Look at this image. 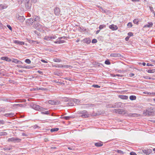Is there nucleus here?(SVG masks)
Masks as SVG:
<instances>
[{"instance_id":"nucleus-1","label":"nucleus","mask_w":155,"mask_h":155,"mask_svg":"<svg viewBox=\"0 0 155 155\" xmlns=\"http://www.w3.org/2000/svg\"><path fill=\"white\" fill-rule=\"evenodd\" d=\"M32 107L34 109L38 111H44L46 110V108L41 107L35 104H33Z\"/></svg>"},{"instance_id":"nucleus-2","label":"nucleus","mask_w":155,"mask_h":155,"mask_svg":"<svg viewBox=\"0 0 155 155\" xmlns=\"http://www.w3.org/2000/svg\"><path fill=\"white\" fill-rule=\"evenodd\" d=\"M122 103L121 102L116 103L113 105H109V108H118L121 107Z\"/></svg>"},{"instance_id":"nucleus-3","label":"nucleus","mask_w":155,"mask_h":155,"mask_svg":"<svg viewBox=\"0 0 155 155\" xmlns=\"http://www.w3.org/2000/svg\"><path fill=\"white\" fill-rule=\"evenodd\" d=\"M30 90L31 91H37L38 90L47 91L48 90V89L47 88H33L31 89Z\"/></svg>"},{"instance_id":"nucleus-4","label":"nucleus","mask_w":155,"mask_h":155,"mask_svg":"<svg viewBox=\"0 0 155 155\" xmlns=\"http://www.w3.org/2000/svg\"><path fill=\"white\" fill-rule=\"evenodd\" d=\"M48 103L51 105H58L60 104V101L54 100H49L48 101Z\"/></svg>"},{"instance_id":"nucleus-5","label":"nucleus","mask_w":155,"mask_h":155,"mask_svg":"<svg viewBox=\"0 0 155 155\" xmlns=\"http://www.w3.org/2000/svg\"><path fill=\"white\" fill-rule=\"evenodd\" d=\"M21 140L18 138L17 137H12L11 138H9L8 139V142H15L16 141H21Z\"/></svg>"},{"instance_id":"nucleus-6","label":"nucleus","mask_w":155,"mask_h":155,"mask_svg":"<svg viewBox=\"0 0 155 155\" xmlns=\"http://www.w3.org/2000/svg\"><path fill=\"white\" fill-rule=\"evenodd\" d=\"M31 0H25V6L26 8H29L31 7Z\"/></svg>"},{"instance_id":"nucleus-7","label":"nucleus","mask_w":155,"mask_h":155,"mask_svg":"<svg viewBox=\"0 0 155 155\" xmlns=\"http://www.w3.org/2000/svg\"><path fill=\"white\" fill-rule=\"evenodd\" d=\"M33 26L35 28L39 30L42 29L43 27L42 25L38 23L35 24Z\"/></svg>"},{"instance_id":"nucleus-8","label":"nucleus","mask_w":155,"mask_h":155,"mask_svg":"<svg viewBox=\"0 0 155 155\" xmlns=\"http://www.w3.org/2000/svg\"><path fill=\"white\" fill-rule=\"evenodd\" d=\"M55 14L57 16L59 15L60 14V10L59 8L58 7H56L54 10Z\"/></svg>"},{"instance_id":"nucleus-9","label":"nucleus","mask_w":155,"mask_h":155,"mask_svg":"<svg viewBox=\"0 0 155 155\" xmlns=\"http://www.w3.org/2000/svg\"><path fill=\"white\" fill-rule=\"evenodd\" d=\"M115 112L116 113H117L118 114H122L123 112H124V113H126V111L124 110L123 109H118L117 110H115Z\"/></svg>"},{"instance_id":"nucleus-10","label":"nucleus","mask_w":155,"mask_h":155,"mask_svg":"<svg viewBox=\"0 0 155 155\" xmlns=\"http://www.w3.org/2000/svg\"><path fill=\"white\" fill-rule=\"evenodd\" d=\"M110 56L112 57L115 58H120L121 56L120 54L112 53L110 54Z\"/></svg>"},{"instance_id":"nucleus-11","label":"nucleus","mask_w":155,"mask_h":155,"mask_svg":"<svg viewBox=\"0 0 155 155\" xmlns=\"http://www.w3.org/2000/svg\"><path fill=\"white\" fill-rule=\"evenodd\" d=\"M87 111L86 110H83L81 114H82L81 116L82 117L86 118L88 117V115L87 114Z\"/></svg>"},{"instance_id":"nucleus-12","label":"nucleus","mask_w":155,"mask_h":155,"mask_svg":"<svg viewBox=\"0 0 155 155\" xmlns=\"http://www.w3.org/2000/svg\"><path fill=\"white\" fill-rule=\"evenodd\" d=\"M143 151L144 153H145L147 155H149L152 152V150L151 149L144 150H143Z\"/></svg>"},{"instance_id":"nucleus-13","label":"nucleus","mask_w":155,"mask_h":155,"mask_svg":"<svg viewBox=\"0 0 155 155\" xmlns=\"http://www.w3.org/2000/svg\"><path fill=\"white\" fill-rule=\"evenodd\" d=\"M109 28L113 30H115L118 29L116 25H110Z\"/></svg>"},{"instance_id":"nucleus-14","label":"nucleus","mask_w":155,"mask_h":155,"mask_svg":"<svg viewBox=\"0 0 155 155\" xmlns=\"http://www.w3.org/2000/svg\"><path fill=\"white\" fill-rule=\"evenodd\" d=\"M84 106L83 107L84 108H87L89 107H94V106L95 105L94 104H86L83 105Z\"/></svg>"},{"instance_id":"nucleus-15","label":"nucleus","mask_w":155,"mask_h":155,"mask_svg":"<svg viewBox=\"0 0 155 155\" xmlns=\"http://www.w3.org/2000/svg\"><path fill=\"white\" fill-rule=\"evenodd\" d=\"M73 101L78 104H81V101H79V100L76 99H73Z\"/></svg>"},{"instance_id":"nucleus-16","label":"nucleus","mask_w":155,"mask_h":155,"mask_svg":"<svg viewBox=\"0 0 155 155\" xmlns=\"http://www.w3.org/2000/svg\"><path fill=\"white\" fill-rule=\"evenodd\" d=\"M83 41L84 43H86L87 44H89L91 42V40L89 38H86L83 40Z\"/></svg>"},{"instance_id":"nucleus-17","label":"nucleus","mask_w":155,"mask_h":155,"mask_svg":"<svg viewBox=\"0 0 155 155\" xmlns=\"http://www.w3.org/2000/svg\"><path fill=\"white\" fill-rule=\"evenodd\" d=\"M14 42L15 43H17L20 45H22L24 44V42L20 41L17 40L14 41Z\"/></svg>"},{"instance_id":"nucleus-18","label":"nucleus","mask_w":155,"mask_h":155,"mask_svg":"<svg viewBox=\"0 0 155 155\" xmlns=\"http://www.w3.org/2000/svg\"><path fill=\"white\" fill-rule=\"evenodd\" d=\"M1 59L2 60H5L7 61H11V59H10L9 58L7 57H1Z\"/></svg>"},{"instance_id":"nucleus-19","label":"nucleus","mask_w":155,"mask_h":155,"mask_svg":"<svg viewBox=\"0 0 155 155\" xmlns=\"http://www.w3.org/2000/svg\"><path fill=\"white\" fill-rule=\"evenodd\" d=\"M14 115V113H11L5 114L4 116H5L6 117H11L12 116H13Z\"/></svg>"},{"instance_id":"nucleus-20","label":"nucleus","mask_w":155,"mask_h":155,"mask_svg":"<svg viewBox=\"0 0 155 155\" xmlns=\"http://www.w3.org/2000/svg\"><path fill=\"white\" fill-rule=\"evenodd\" d=\"M95 146L97 147H100L103 146L102 142H100L96 143H94Z\"/></svg>"},{"instance_id":"nucleus-21","label":"nucleus","mask_w":155,"mask_h":155,"mask_svg":"<svg viewBox=\"0 0 155 155\" xmlns=\"http://www.w3.org/2000/svg\"><path fill=\"white\" fill-rule=\"evenodd\" d=\"M27 22L29 25H32L34 21L33 19L31 18L28 19L27 20Z\"/></svg>"},{"instance_id":"nucleus-22","label":"nucleus","mask_w":155,"mask_h":155,"mask_svg":"<svg viewBox=\"0 0 155 155\" xmlns=\"http://www.w3.org/2000/svg\"><path fill=\"white\" fill-rule=\"evenodd\" d=\"M72 116H64L62 117V118L63 119H64L66 120H69L71 118H73Z\"/></svg>"},{"instance_id":"nucleus-23","label":"nucleus","mask_w":155,"mask_h":155,"mask_svg":"<svg viewBox=\"0 0 155 155\" xmlns=\"http://www.w3.org/2000/svg\"><path fill=\"white\" fill-rule=\"evenodd\" d=\"M136 97L134 95H131L130 96V99L131 100H134L136 99Z\"/></svg>"},{"instance_id":"nucleus-24","label":"nucleus","mask_w":155,"mask_h":155,"mask_svg":"<svg viewBox=\"0 0 155 155\" xmlns=\"http://www.w3.org/2000/svg\"><path fill=\"white\" fill-rule=\"evenodd\" d=\"M143 94H146L149 95H155V93H150L148 92H143Z\"/></svg>"},{"instance_id":"nucleus-25","label":"nucleus","mask_w":155,"mask_h":155,"mask_svg":"<svg viewBox=\"0 0 155 155\" xmlns=\"http://www.w3.org/2000/svg\"><path fill=\"white\" fill-rule=\"evenodd\" d=\"M35 21L39 22L40 21V18L39 17L36 16L34 19Z\"/></svg>"},{"instance_id":"nucleus-26","label":"nucleus","mask_w":155,"mask_h":155,"mask_svg":"<svg viewBox=\"0 0 155 155\" xmlns=\"http://www.w3.org/2000/svg\"><path fill=\"white\" fill-rule=\"evenodd\" d=\"M153 23L151 22L149 23V24H147L145 25L144 27H150L153 25Z\"/></svg>"},{"instance_id":"nucleus-27","label":"nucleus","mask_w":155,"mask_h":155,"mask_svg":"<svg viewBox=\"0 0 155 155\" xmlns=\"http://www.w3.org/2000/svg\"><path fill=\"white\" fill-rule=\"evenodd\" d=\"M13 106L14 107L18 106L22 107H23V105L22 104H15L13 105Z\"/></svg>"},{"instance_id":"nucleus-28","label":"nucleus","mask_w":155,"mask_h":155,"mask_svg":"<svg viewBox=\"0 0 155 155\" xmlns=\"http://www.w3.org/2000/svg\"><path fill=\"white\" fill-rule=\"evenodd\" d=\"M59 128H54L51 129V131L52 132L54 131H56L58 130Z\"/></svg>"},{"instance_id":"nucleus-29","label":"nucleus","mask_w":155,"mask_h":155,"mask_svg":"<svg viewBox=\"0 0 155 155\" xmlns=\"http://www.w3.org/2000/svg\"><path fill=\"white\" fill-rule=\"evenodd\" d=\"M7 134V133L5 132H0V136H6Z\"/></svg>"},{"instance_id":"nucleus-30","label":"nucleus","mask_w":155,"mask_h":155,"mask_svg":"<svg viewBox=\"0 0 155 155\" xmlns=\"http://www.w3.org/2000/svg\"><path fill=\"white\" fill-rule=\"evenodd\" d=\"M18 20H19L21 21H23L24 20V18L23 17L21 16L18 17Z\"/></svg>"},{"instance_id":"nucleus-31","label":"nucleus","mask_w":155,"mask_h":155,"mask_svg":"<svg viewBox=\"0 0 155 155\" xmlns=\"http://www.w3.org/2000/svg\"><path fill=\"white\" fill-rule=\"evenodd\" d=\"M6 8V7L5 6L2 5V4L0 5V10H2L4 9H5Z\"/></svg>"},{"instance_id":"nucleus-32","label":"nucleus","mask_w":155,"mask_h":155,"mask_svg":"<svg viewBox=\"0 0 155 155\" xmlns=\"http://www.w3.org/2000/svg\"><path fill=\"white\" fill-rule=\"evenodd\" d=\"M139 21L138 19H135L133 21L134 23L137 24V25L138 24Z\"/></svg>"},{"instance_id":"nucleus-33","label":"nucleus","mask_w":155,"mask_h":155,"mask_svg":"<svg viewBox=\"0 0 155 155\" xmlns=\"http://www.w3.org/2000/svg\"><path fill=\"white\" fill-rule=\"evenodd\" d=\"M53 61L55 62H60L61 61V60L59 58H54L53 59Z\"/></svg>"},{"instance_id":"nucleus-34","label":"nucleus","mask_w":155,"mask_h":155,"mask_svg":"<svg viewBox=\"0 0 155 155\" xmlns=\"http://www.w3.org/2000/svg\"><path fill=\"white\" fill-rule=\"evenodd\" d=\"M45 40L47 41L50 40V36H45L44 38Z\"/></svg>"},{"instance_id":"nucleus-35","label":"nucleus","mask_w":155,"mask_h":155,"mask_svg":"<svg viewBox=\"0 0 155 155\" xmlns=\"http://www.w3.org/2000/svg\"><path fill=\"white\" fill-rule=\"evenodd\" d=\"M98 7L100 8L101 9L100 10V11L101 12H104V13H106V11L102 7H100L99 6H98Z\"/></svg>"},{"instance_id":"nucleus-36","label":"nucleus","mask_w":155,"mask_h":155,"mask_svg":"<svg viewBox=\"0 0 155 155\" xmlns=\"http://www.w3.org/2000/svg\"><path fill=\"white\" fill-rule=\"evenodd\" d=\"M11 61H12L13 62H14L15 63H18L19 62V61H18L17 59H13L12 60H11Z\"/></svg>"},{"instance_id":"nucleus-37","label":"nucleus","mask_w":155,"mask_h":155,"mask_svg":"<svg viewBox=\"0 0 155 155\" xmlns=\"http://www.w3.org/2000/svg\"><path fill=\"white\" fill-rule=\"evenodd\" d=\"M149 73H153L155 72V69L148 70L147 71Z\"/></svg>"},{"instance_id":"nucleus-38","label":"nucleus","mask_w":155,"mask_h":155,"mask_svg":"<svg viewBox=\"0 0 155 155\" xmlns=\"http://www.w3.org/2000/svg\"><path fill=\"white\" fill-rule=\"evenodd\" d=\"M4 150H11V148L10 147H5L4 148Z\"/></svg>"},{"instance_id":"nucleus-39","label":"nucleus","mask_w":155,"mask_h":155,"mask_svg":"<svg viewBox=\"0 0 155 155\" xmlns=\"http://www.w3.org/2000/svg\"><path fill=\"white\" fill-rule=\"evenodd\" d=\"M41 113L43 114H45L47 115L49 114V112L48 111L42 112H41Z\"/></svg>"},{"instance_id":"nucleus-40","label":"nucleus","mask_w":155,"mask_h":155,"mask_svg":"<svg viewBox=\"0 0 155 155\" xmlns=\"http://www.w3.org/2000/svg\"><path fill=\"white\" fill-rule=\"evenodd\" d=\"M57 37L56 35H53L52 36H50V40H52V39L56 38Z\"/></svg>"},{"instance_id":"nucleus-41","label":"nucleus","mask_w":155,"mask_h":155,"mask_svg":"<svg viewBox=\"0 0 155 155\" xmlns=\"http://www.w3.org/2000/svg\"><path fill=\"white\" fill-rule=\"evenodd\" d=\"M25 62L28 64H30L31 62V61L29 59H27L25 60Z\"/></svg>"},{"instance_id":"nucleus-42","label":"nucleus","mask_w":155,"mask_h":155,"mask_svg":"<svg viewBox=\"0 0 155 155\" xmlns=\"http://www.w3.org/2000/svg\"><path fill=\"white\" fill-rule=\"evenodd\" d=\"M116 151L118 153H120L121 154H124V153L123 151L121 150H116Z\"/></svg>"},{"instance_id":"nucleus-43","label":"nucleus","mask_w":155,"mask_h":155,"mask_svg":"<svg viewBox=\"0 0 155 155\" xmlns=\"http://www.w3.org/2000/svg\"><path fill=\"white\" fill-rule=\"evenodd\" d=\"M62 67H65V68H72V67L71 65H64V66H63Z\"/></svg>"},{"instance_id":"nucleus-44","label":"nucleus","mask_w":155,"mask_h":155,"mask_svg":"<svg viewBox=\"0 0 155 155\" xmlns=\"http://www.w3.org/2000/svg\"><path fill=\"white\" fill-rule=\"evenodd\" d=\"M105 25H100L99 27V28L100 29H102L103 28H104L105 27Z\"/></svg>"},{"instance_id":"nucleus-45","label":"nucleus","mask_w":155,"mask_h":155,"mask_svg":"<svg viewBox=\"0 0 155 155\" xmlns=\"http://www.w3.org/2000/svg\"><path fill=\"white\" fill-rule=\"evenodd\" d=\"M127 26L129 28H131L132 26V24L131 22H129L128 23Z\"/></svg>"},{"instance_id":"nucleus-46","label":"nucleus","mask_w":155,"mask_h":155,"mask_svg":"<svg viewBox=\"0 0 155 155\" xmlns=\"http://www.w3.org/2000/svg\"><path fill=\"white\" fill-rule=\"evenodd\" d=\"M105 63L106 64H110V62L108 60L105 61Z\"/></svg>"},{"instance_id":"nucleus-47","label":"nucleus","mask_w":155,"mask_h":155,"mask_svg":"<svg viewBox=\"0 0 155 155\" xmlns=\"http://www.w3.org/2000/svg\"><path fill=\"white\" fill-rule=\"evenodd\" d=\"M97 42V40L95 39H93L92 41V42L93 43H96Z\"/></svg>"},{"instance_id":"nucleus-48","label":"nucleus","mask_w":155,"mask_h":155,"mask_svg":"<svg viewBox=\"0 0 155 155\" xmlns=\"http://www.w3.org/2000/svg\"><path fill=\"white\" fill-rule=\"evenodd\" d=\"M24 1V0H18V2L19 4H21Z\"/></svg>"},{"instance_id":"nucleus-49","label":"nucleus","mask_w":155,"mask_h":155,"mask_svg":"<svg viewBox=\"0 0 155 155\" xmlns=\"http://www.w3.org/2000/svg\"><path fill=\"white\" fill-rule=\"evenodd\" d=\"M91 87H100V86L98 85H92L91 86Z\"/></svg>"},{"instance_id":"nucleus-50","label":"nucleus","mask_w":155,"mask_h":155,"mask_svg":"<svg viewBox=\"0 0 155 155\" xmlns=\"http://www.w3.org/2000/svg\"><path fill=\"white\" fill-rule=\"evenodd\" d=\"M5 122L4 120H0V124H4Z\"/></svg>"},{"instance_id":"nucleus-51","label":"nucleus","mask_w":155,"mask_h":155,"mask_svg":"<svg viewBox=\"0 0 155 155\" xmlns=\"http://www.w3.org/2000/svg\"><path fill=\"white\" fill-rule=\"evenodd\" d=\"M128 35L130 36H133V34L131 32H130L128 33Z\"/></svg>"},{"instance_id":"nucleus-52","label":"nucleus","mask_w":155,"mask_h":155,"mask_svg":"<svg viewBox=\"0 0 155 155\" xmlns=\"http://www.w3.org/2000/svg\"><path fill=\"white\" fill-rule=\"evenodd\" d=\"M130 155H137L136 153L134 152H131L130 153Z\"/></svg>"},{"instance_id":"nucleus-53","label":"nucleus","mask_w":155,"mask_h":155,"mask_svg":"<svg viewBox=\"0 0 155 155\" xmlns=\"http://www.w3.org/2000/svg\"><path fill=\"white\" fill-rule=\"evenodd\" d=\"M59 44L63 43L65 42V41L64 40H59Z\"/></svg>"},{"instance_id":"nucleus-54","label":"nucleus","mask_w":155,"mask_h":155,"mask_svg":"<svg viewBox=\"0 0 155 155\" xmlns=\"http://www.w3.org/2000/svg\"><path fill=\"white\" fill-rule=\"evenodd\" d=\"M7 27L10 30H12V28L9 25H7Z\"/></svg>"},{"instance_id":"nucleus-55","label":"nucleus","mask_w":155,"mask_h":155,"mask_svg":"<svg viewBox=\"0 0 155 155\" xmlns=\"http://www.w3.org/2000/svg\"><path fill=\"white\" fill-rule=\"evenodd\" d=\"M66 37H59L58 39L60 40L61 39H64Z\"/></svg>"},{"instance_id":"nucleus-56","label":"nucleus","mask_w":155,"mask_h":155,"mask_svg":"<svg viewBox=\"0 0 155 155\" xmlns=\"http://www.w3.org/2000/svg\"><path fill=\"white\" fill-rule=\"evenodd\" d=\"M22 135L24 136H27L28 135L25 133H23L22 134Z\"/></svg>"},{"instance_id":"nucleus-57","label":"nucleus","mask_w":155,"mask_h":155,"mask_svg":"<svg viewBox=\"0 0 155 155\" xmlns=\"http://www.w3.org/2000/svg\"><path fill=\"white\" fill-rule=\"evenodd\" d=\"M149 8L151 12H153L154 10H153V8L152 7L150 6Z\"/></svg>"},{"instance_id":"nucleus-58","label":"nucleus","mask_w":155,"mask_h":155,"mask_svg":"<svg viewBox=\"0 0 155 155\" xmlns=\"http://www.w3.org/2000/svg\"><path fill=\"white\" fill-rule=\"evenodd\" d=\"M129 37L127 36L125 38V40H126V41H128L129 40Z\"/></svg>"},{"instance_id":"nucleus-59","label":"nucleus","mask_w":155,"mask_h":155,"mask_svg":"<svg viewBox=\"0 0 155 155\" xmlns=\"http://www.w3.org/2000/svg\"><path fill=\"white\" fill-rule=\"evenodd\" d=\"M68 149H69V150H71L74 149V148H73V147H68Z\"/></svg>"},{"instance_id":"nucleus-60","label":"nucleus","mask_w":155,"mask_h":155,"mask_svg":"<svg viewBox=\"0 0 155 155\" xmlns=\"http://www.w3.org/2000/svg\"><path fill=\"white\" fill-rule=\"evenodd\" d=\"M94 112L93 113L92 115L94 116H97L99 115V114H97L96 113V114H94Z\"/></svg>"},{"instance_id":"nucleus-61","label":"nucleus","mask_w":155,"mask_h":155,"mask_svg":"<svg viewBox=\"0 0 155 155\" xmlns=\"http://www.w3.org/2000/svg\"><path fill=\"white\" fill-rule=\"evenodd\" d=\"M64 101H66V102L68 101V98H64Z\"/></svg>"},{"instance_id":"nucleus-62","label":"nucleus","mask_w":155,"mask_h":155,"mask_svg":"<svg viewBox=\"0 0 155 155\" xmlns=\"http://www.w3.org/2000/svg\"><path fill=\"white\" fill-rule=\"evenodd\" d=\"M147 66H153V65L150 64H149V63H147Z\"/></svg>"},{"instance_id":"nucleus-63","label":"nucleus","mask_w":155,"mask_h":155,"mask_svg":"<svg viewBox=\"0 0 155 155\" xmlns=\"http://www.w3.org/2000/svg\"><path fill=\"white\" fill-rule=\"evenodd\" d=\"M41 61L44 63H47V61H46L45 60H41Z\"/></svg>"},{"instance_id":"nucleus-64","label":"nucleus","mask_w":155,"mask_h":155,"mask_svg":"<svg viewBox=\"0 0 155 155\" xmlns=\"http://www.w3.org/2000/svg\"><path fill=\"white\" fill-rule=\"evenodd\" d=\"M129 75L130 77H132L134 75V74L133 73H130V74Z\"/></svg>"}]
</instances>
